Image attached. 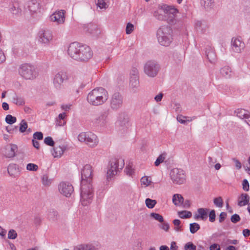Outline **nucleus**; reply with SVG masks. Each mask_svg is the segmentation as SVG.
<instances>
[{
    "instance_id": "obj_13",
    "label": "nucleus",
    "mask_w": 250,
    "mask_h": 250,
    "mask_svg": "<svg viewBox=\"0 0 250 250\" xmlns=\"http://www.w3.org/2000/svg\"><path fill=\"white\" fill-rule=\"evenodd\" d=\"M168 5L166 4L159 5L158 9L154 12L153 16L159 21H165Z\"/></svg>"
},
{
    "instance_id": "obj_55",
    "label": "nucleus",
    "mask_w": 250,
    "mask_h": 250,
    "mask_svg": "<svg viewBox=\"0 0 250 250\" xmlns=\"http://www.w3.org/2000/svg\"><path fill=\"white\" fill-rule=\"evenodd\" d=\"M208 216L209 221L212 223L214 222L216 218L215 211L214 209L211 210L209 212Z\"/></svg>"
},
{
    "instance_id": "obj_20",
    "label": "nucleus",
    "mask_w": 250,
    "mask_h": 250,
    "mask_svg": "<svg viewBox=\"0 0 250 250\" xmlns=\"http://www.w3.org/2000/svg\"><path fill=\"white\" fill-rule=\"evenodd\" d=\"M83 30L85 32H88L93 35H98L100 33V31L98 28V26L94 23H88L83 27Z\"/></svg>"
},
{
    "instance_id": "obj_63",
    "label": "nucleus",
    "mask_w": 250,
    "mask_h": 250,
    "mask_svg": "<svg viewBox=\"0 0 250 250\" xmlns=\"http://www.w3.org/2000/svg\"><path fill=\"white\" fill-rule=\"evenodd\" d=\"M125 170L126 174H127L129 176L131 175L133 172V169L130 166H127L126 167Z\"/></svg>"
},
{
    "instance_id": "obj_8",
    "label": "nucleus",
    "mask_w": 250,
    "mask_h": 250,
    "mask_svg": "<svg viewBox=\"0 0 250 250\" xmlns=\"http://www.w3.org/2000/svg\"><path fill=\"white\" fill-rule=\"evenodd\" d=\"M19 71L21 76L26 80L34 79L37 76L35 67L28 63L22 64Z\"/></svg>"
},
{
    "instance_id": "obj_16",
    "label": "nucleus",
    "mask_w": 250,
    "mask_h": 250,
    "mask_svg": "<svg viewBox=\"0 0 250 250\" xmlns=\"http://www.w3.org/2000/svg\"><path fill=\"white\" fill-rule=\"evenodd\" d=\"M67 79V76L64 72H59L56 73L53 78V84L57 89H61L63 81Z\"/></svg>"
},
{
    "instance_id": "obj_58",
    "label": "nucleus",
    "mask_w": 250,
    "mask_h": 250,
    "mask_svg": "<svg viewBox=\"0 0 250 250\" xmlns=\"http://www.w3.org/2000/svg\"><path fill=\"white\" fill-rule=\"evenodd\" d=\"M139 71L136 67H133L131 69L130 75V77H139Z\"/></svg>"
},
{
    "instance_id": "obj_10",
    "label": "nucleus",
    "mask_w": 250,
    "mask_h": 250,
    "mask_svg": "<svg viewBox=\"0 0 250 250\" xmlns=\"http://www.w3.org/2000/svg\"><path fill=\"white\" fill-rule=\"evenodd\" d=\"M123 101L122 95L118 92H115L110 99V107L114 111H117L122 107Z\"/></svg>"
},
{
    "instance_id": "obj_30",
    "label": "nucleus",
    "mask_w": 250,
    "mask_h": 250,
    "mask_svg": "<svg viewBox=\"0 0 250 250\" xmlns=\"http://www.w3.org/2000/svg\"><path fill=\"white\" fill-rule=\"evenodd\" d=\"M207 25L205 22L201 21H197L195 23V28L197 32L204 33L206 31Z\"/></svg>"
},
{
    "instance_id": "obj_1",
    "label": "nucleus",
    "mask_w": 250,
    "mask_h": 250,
    "mask_svg": "<svg viewBox=\"0 0 250 250\" xmlns=\"http://www.w3.org/2000/svg\"><path fill=\"white\" fill-rule=\"evenodd\" d=\"M92 172L91 166L88 164L85 165L81 170V201L84 206L92 202L94 196Z\"/></svg>"
},
{
    "instance_id": "obj_40",
    "label": "nucleus",
    "mask_w": 250,
    "mask_h": 250,
    "mask_svg": "<svg viewBox=\"0 0 250 250\" xmlns=\"http://www.w3.org/2000/svg\"><path fill=\"white\" fill-rule=\"evenodd\" d=\"M146 206L149 208H153L156 204L157 201L155 200H152L150 198H146L145 201Z\"/></svg>"
},
{
    "instance_id": "obj_27",
    "label": "nucleus",
    "mask_w": 250,
    "mask_h": 250,
    "mask_svg": "<svg viewBox=\"0 0 250 250\" xmlns=\"http://www.w3.org/2000/svg\"><path fill=\"white\" fill-rule=\"evenodd\" d=\"M129 86L133 92H137L140 86L139 77H130Z\"/></svg>"
},
{
    "instance_id": "obj_28",
    "label": "nucleus",
    "mask_w": 250,
    "mask_h": 250,
    "mask_svg": "<svg viewBox=\"0 0 250 250\" xmlns=\"http://www.w3.org/2000/svg\"><path fill=\"white\" fill-rule=\"evenodd\" d=\"M238 206L243 207L247 205L250 201V196L247 193H242L238 197Z\"/></svg>"
},
{
    "instance_id": "obj_2",
    "label": "nucleus",
    "mask_w": 250,
    "mask_h": 250,
    "mask_svg": "<svg viewBox=\"0 0 250 250\" xmlns=\"http://www.w3.org/2000/svg\"><path fill=\"white\" fill-rule=\"evenodd\" d=\"M70 57L76 61L86 62L90 59L93 55L90 48L85 45H81L77 42L71 43L67 50Z\"/></svg>"
},
{
    "instance_id": "obj_64",
    "label": "nucleus",
    "mask_w": 250,
    "mask_h": 250,
    "mask_svg": "<svg viewBox=\"0 0 250 250\" xmlns=\"http://www.w3.org/2000/svg\"><path fill=\"white\" fill-rule=\"evenodd\" d=\"M209 250H220V247L219 245L214 243L210 246Z\"/></svg>"
},
{
    "instance_id": "obj_3",
    "label": "nucleus",
    "mask_w": 250,
    "mask_h": 250,
    "mask_svg": "<svg viewBox=\"0 0 250 250\" xmlns=\"http://www.w3.org/2000/svg\"><path fill=\"white\" fill-rule=\"evenodd\" d=\"M107 91L104 88L99 87L94 88L87 95V101L93 106L102 105L108 99Z\"/></svg>"
},
{
    "instance_id": "obj_23",
    "label": "nucleus",
    "mask_w": 250,
    "mask_h": 250,
    "mask_svg": "<svg viewBox=\"0 0 250 250\" xmlns=\"http://www.w3.org/2000/svg\"><path fill=\"white\" fill-rule=\"evenodd\" d=\"M22 5L19 1H14L10 6L9 10L11 13L15 15H19L21 13V7Z\"/></svg>"
},
{
    "instance_id": "obj_6",
    "label": "nucleus",
    "mask_w": 250,
    "mask_h": 250,
    "mask_svg": "<svg viewBox=\"0 0 250 250\" xmlns=\"http://www.w3.org/2000/svg\"><path fill=\"white\" fill-rule=\"evenodd\" d=\"M160 70V65L155 61H147L144 66V72L150 78H154L158 74Z\"/></svg>"
},
{
    "instance_id": "obj_39",
    "label": "nucleus",
    "mask_w": 250,
    "mask_h": 250,
    "mask_svg": "<svg viewBox=\"0 0 250 250\" xmlns=\"http://www.w3.org/2000/svg\"><path fill=\"white\" fill-rule=\"evenodd\" d=\"M48 216L49 220L52 221H55L58 218V212L54 209H51L49 211Z\"/></svg>"
},
{
    "instance_id": "obj_42",
    "label": "nucleus",
    "mask_w": 250,
    "mask_h": 250,
    "mask_svg": "<svg viewBox=\"0 0 250 250\" xmlns=\"http://www.w3.org/2000/svg\"><path fill=\"white\" fill-rule=\"evenodd\" d=\"M28 125L24 120H22L20 124L19 131L21 133L24 132L27 129Z\"/></svg>"
},
{
    "instance_id": "obj_37",
    "label": "nucleus",
    "mask_w": 250,
    "mask_h": 250,
    "mask_svg": "<svg viewBox=\"0 0 250 250\" xmlns=\"http://www.w3.org/2000/svg\"><path fill=\"white\" fill-rule=\"evenodd\" d=\"M181 222L179 219H175L173 221V224L174 225V229L176 232H180L183 230L182 226L181 225Z\"/></svg>"
},
{
    "instance_id": "obj_51",
    "label": "nucleus",
    "mask_w": 250,
    "mask_h": 250,
    "mask_svg": "<svg viewBox=\"0 0 250 250\" xmlns=\"http://www.w3.org/2000/svg\"><path fill=\"white\" fill-rule=\"evenodd\" d=\"M95 2L97 5L101 9L106 8L107 4L104 1V0H95Z\"/></svg>"
},
{
    "instance_id": "obj_59",
    "label": "nucleus",
    "mask_w": 250,
    "mask_h": 250,
    "mask_svg": "<svg viewBox=\"0 0 250 250\" xmlns=\"http://www.w3.org/2000/svg\"><path fill=\"white\" fill-rule=\"evenodd\" d=\"M241 218L237 214H234L231 216L230 220L233 223H236L240 220Z\"/></svg>"
},
{
    "instance_id": "obj_14",
    "label": "nucleus",
    "mask_w": 250,
    "mask_h": 250,
    "mask_svg": "<svg viewBox=\"0 0 250 250\" xmlns=\"http://www.w3.org/2000/svg\"><path fill=\"white\" fill-rule=\"evenodd\" d=\"M60 192L66 197H70L74 191L73 187L66 182H62L59 186Z\"/></svg>"
},
{
    "instance_id": "obj_35",
    "label": "nucleus",
    "mask_w": 250,
    "mask_h": 250,
    "mask_svg": "<svg viewBox=\"0 0 250 250\" xmlns=\"http://www.w3.org/2000/svg\"><path fill=\"white\" fill-rule=\"evenodd\" d=\"M74 250H98V249L90 245H82L75 248Z\"/></svg>"
},
{
    "instance_id": "obj_56",
    "label": "nucleus",
    "mask_w": 250,
    "mask_h": 250,
    "mask_svg": "<svg viewBox=\"0 0 250 250\" xmlns=\"http://www.w3.org/2000/svg\"><path fill=\"white\" fill-rule=\"evenodd\" d=\"M33 137L34 139L41 140L43 139V133L42 132H36L33 134Z\"/></svg>"
},
{
    "instance_id": "obj_5",
    "label": "nucleus",
    "mask_w": 250,
    "mask_h": 250,
    "mask_svg": "<svg viewBox=\"0 0 250 250\" xmlns=\"http://www.w3.org/2000/svg\"><path fill=\"white\" fill-rule=\"evenodd\" d=\"M124 165V160L122 158H114L110 161L106 172V185H108L111 178L117 173L118 171L123 168Z\"/></svg>"
},
{
    "instance_id": "obj_12",
    "label": "nucleus",
    "mask_w": 250,
    "mask_h": 250,
    "mask_svg": "<svg viewBox=\"0 0 250 250\" xmlns=\"http://www.w3.org/2000/svg\"><path fill=\"white\" fill-rule=\"evenodd\" d=\"M116 125L123 129L127 128L130 126L129 118L127 113L121 112L119 113Z\"/></svg>"
},
{
    "instance_id": "obj_34",
    "label": "nucleus",
    "mask_w": 250,
    "mask_h": 250,
    "mask_svg": "<svg viewBox=\"0 0 250 250\" xmlns=\"http://www.w3.org/2000/svg\"><path fill=\"white\" fill-rule=\"evenodd\" d=\"M220 73L223 76L229 78L231 76V70L229 67L225 66L221 69Z\"/></svg>"
},
{
    "instance_id": "obj_21",
    "label": "nucleus",
    "mask_w": 250,
    "mask_h": 250,
    "mask_svg": "<svg viewBox=\"0 0 250 250\" xmlns=\"http://www.w3.org/2000/svg\"><path fill=\"white\" fill-rule=\"evenodd\" d=\"M8 174L12 177H17L20 175V170L18 166L15 164H9L7 167Z\"/></svg>"
},
{
    "instance_id": "obj_50",
    "label": "nucleus",
    "mask_w": 250,
    "mask_h": 250,
    "mask_svg": "<svg viewBox=\"0 0 250 250\" xmlns=\"http://www.w3.org/2000/svg\"><path fill=\"white\" fill-rule=\"evenodd\" d=\"M18 127V126H7L6 127V130L8 133L12 134L17 132Z\"/></svg>"
},
{
    "instance_id": "obj_62",
    "label": "nucleus",
    "mask_w": 250,
    "mask_h": 250,
    "mask_svg": "<svg viewBox=\"0 0 250 250\" xmlns=\"http://www.w3.org/2000/svg\"><path fill=\"white\" fill-rule=\"evenodd\" d=\"M227 214L226 212H222L220 214L219 217V222L220 223H222L225 220L226 218L227 217Z\"/></svg>"
},
{
    "instance_id": "obj_54",
    "label": "nucleus",
    "mask_w": 250,
    "mask_h": 250,
    "mask_svg": "<svg viewBox=\"0 0 250 250\" xmlns=\"http://www.w3.org/2000/svg\"><path fill=\"white\" fill-rule=\"evenodd\" d=\"M17 236L16 231L14 229H10L8 233V238L10 239H14Z\"/></svg>"
},
{
    "instance_id": "obj_61",
    "label": "nucleus",
    "mask_w": 250,
    "mask_h": 250,
    "mask_svg": "<svg viewBox=\"0 0 250 250\" xmlns=\"http://www.w3.org/2000/svg\"><path fill=\"white\" fill-rule=\"evenodd\" d=\"M232 160L235 163V166L237 169H240L242 167V164L241 162L237 159L233 158Z\"/></svg>"
},
{
    "instance_id": "obj_9",
    "label": "nucleus",
    "mask_w": 250,
    "mask_h": 250,
    "mask_svg": "<svg viewBox=\"0 0 250 250\" xmlns=\"http://www.w3.org/2000/svg\"><path fill=\"white\" fill-rule=\"evenodd\" d=\"M170 177L173 183L177 185L184 183L186 180L185 171L178 168H174L171 170Z\"/></svg>"
},
{
    "instance_id": "obj_15",
    "label": "nucleus",
    "mask_w": 250,
    "mask_h": 250,
    "mask_svg": "<svg viewBox=\"0 0 250 250\" xmlns=\"http://www.w3.org/2000/svg\"><path fill=\"white\" fill-rule=\"evenodd\" d=\"M18 147L16 145L9 144L6 145L1 149V153L6 158H13L16 155Z\"/></svg>"
},
{
    "instance_id": "obj_25",
    "label": "nucleus",
    "mask_w": 250,
    "mask_h": 250,
    "mask_svg": "<svg viewBox=\"0 0 250 250\" xmlns=\"http://www.w3.org/2000/svg\"><path fill=\"white\" fill-rule=\"evenodd\" d=\"M108 115V111L102 112L99 117L95 121V124L100 126L104 125L107 123V118Z\"/></svg>"
},
{
    "instance_id": "obj_11",
    "label": "nucleus",
    "mask_w": 250,
    "mask_h": 250,
    "mask_svg": "<svg viewBox=\"0 0 250 250\" xmlns=\"http://www.w3.org/2000/svg\"><path fill=\"white\" fill-rule=\"evenodd\" d=\"M38 41L42 44H48L52 40V31L48 29H42L38 34Z\"/></svg>"
},
{
    "instance_id": "obj_44",
    "label": "nucleus",
    "mask_w": 250,
    "mask_h": 250,
    "mask_svg": "<svg viewBox=\"0 0 250 250\" xmlns=\"http://www.w3.org/2000/svg\"><path fill=\"white\" fill-rule=\"evenodd\" d=\"M213 203L218 208H222L223 206V200L221 197H218L213 199Z\"/></svg>"
},
{
    "instance_id": "obj_38",
    "label": "nucleus",
    "mask_w": 250,
    "mask_h": 250,
    "mask_svg": "<svg viewBox=\"0 0 250 250\" xmlns=\"http://www.w3.org/2000/svg\"><path fill=\"white\" fill-rule=\"evenodd\" d=\"M178 214L181 218H189L192 216L191 212L187 210L180 211Z\"/></svg>"
},
{
    "instance_id": "obj_36",
    "label": "nucleus",
    "mask_w": 250,
    "mask_h": 250,
    "mask_svg": "<svg viewBox=\"0 0 250 250\" xmlns=\"http://www.w3.org/2000/svg\"><path fill=\"white\" fill-rule=\"evenodd\" d=\"M200 229V226L197 223H192L189 224V230L191 233H195Z\"/></svg>"
},
{
    "instance_id": "obj_52",
    "label": "nucleus",
    "mask_w": 250,
    "mask_h": 250,
    "mask_svg": "<svg viewBox=\"0 0 250 250\" xmlns=\"http://www.w3.org/2000/svg\"><path fill=\"white\" fill-rule=\"evenodd\" d=\"M247 112L248 111L244 109L238 110V111L236 112L237 116L241 119H244Z\"/></svg>"
},
{
    "instance_id": "obj_33",
    "label": "nucleus",
    "mask_w": 250,
    "mask_h": 250,
    "mask_svg": "<svg viewBox=\"0 0 250 250\" xmlns=\"http://www.w3.org/2000/svg\"><path fill=\"white\" fill-rule=\"evenodd\" d=\"M201 4L205 9H210L214 6V0H201Z\"/></svg>"
},
{
    "instance_id": "obj_48",
    "label": "nucleus",
    "mask_w": 250,
    "mask_h": 250,
    "mask_svg": "<svg viewBox=\"0 0 250 250\" xmlns=\"http://www.w3.org/2000/svg\"><path fill=\"white\" fill-rule=\"evenodd\" d=\"M134 25L130 22L127 23L126 29H125V32L126 34H131L133 31L134 30Z\"/></svg>"
},
{
    "instance_id": "obj_29",
    "label": "nucleus",
    "mask_w": 250,
    "mask_h": 250,
    "mask_svg": "<svg viewBox=\"0 0 250 250\" xmlns=\"http://www.w3.org/2000/svg\"><path fill=\"white\" fill-rule=\"evenodd\" d=\"M27 5L28 9L31 12H36L39 8V3L36 0L28 1Z\"/></svg>"
},
{
    "instance_id": "obj_26",
    "label": "nucleus",
    "mask_w": 250,
    "mask_h": 250,
    "mask_svg": "<svg viewBox=\"0 0 250 250\" xmlns=\"http://www.w3.org/2000/svg\"><path fill=\"white\" fill-rule=\"evenodd\" d=\"M205 53L208 61L211 63H214L216 60V55L214 50L210 47H208L206 48Z\"/></svg>"
},
{
    "instance_id": "obj_47",
    "label": "nucleus",
    "mask_w": 250,
    "mask_h": 250,
    "mask_svg": "<svg viewBox=\"0 0 250 250\" xmlns=\"http://www.w3.org/2000/svg\"><path fill=\"white\" fill-rule=\"evenodd\" d=\"M185 250H196V247L192 242L186 243L184 246Z\"/></svg>"
},
{
    "instance_id": "obj_57",
    "label": "nucleus",
    "mask_w": 250,
    "mask_h": 250,
    "mask_svg": "<svg viewBox=\"0 0 250 250\" xmlns=\"http://www.w3.org/2000/svg\"><path fill=\"white\" fill-rule=\"evenodd\" d=\"M243 189L244 190L248 191L250 189V186L248 181L247 179H244L242 182Z\"/></svg>"
},
{
    "instance_id": "obj_32",
    "label": "nucleus",
    "mask_w": 250,
    "mask_h": 250,
    "mask_svg": "<svg viewBox=\"0 0 250 250\" xmlns=\"http://www.w3.org/2000/svg\"><path fill=\"white\" fill-rule=\"evenodd\" d=\"M12 102L17 105H23L25 104L24 99L21 97L18 96L17 95H15L12 97Z\"/></svg>"
},
{
    "instance_id": "obj_18",
    "label": "nucleus",
    "mask_w": 250,
    "mask_h": 250,
    "mask_svg": "<svg viewBox=\"0 0 250 250\" xmlns=\"http://www.w3.org/2000/svg\"><path fill=\"white\" fill-rule=\"evenodd\" d=\"M167 11V16H166L165 21H167L169 24H174L176 21V14L178 13V10L176 8L168 6Z\"/></svg>"
},
{
    "instance_id": "obj_41",
    "label": "nucleus",
    "mask_w": 250,
    "mask_h": 250,
    "mask_svg": "<svg viewBox=\"0 0 250 250\" xmlns=\"http://www.w3.org/2000/svg\"><path fill=\"white\" fill-rule=\"evenodd\" d=\"M150 216L160 223L164 222L163 217L159 213L152 212L150 213Z\"/></svg>"
},
{
    "instance_id": "obj_53",
    "label": "nucleus",
    "mask_w": 250,
    "mask_h": 250,
    "mask_svg": "<svg viewBox=\"0 0 250 250\" xmlns=\"http://www.w3.org/2000/svg\"><path fill=\"white\" fill-rule=\"evenodd\" d=\"M141 183L142 185L148 186L150 185L151 183L150 180H149L147 176H144L141 179Z\"/></svg>"
},
{
    "instance_id": "obj_19",
    "label": "nucleus",
    "mask_w": 250,
    "mask_h": 250,
    "mask_svg": "<svg viewBox=\"0 0 250 250\" xmlns=\"http://www.w3.org/2000/svg\"><path fill=\"white\" fill-rule=\"evenodd\" d=\"M231 44L232 49L236 53H240L245 47L244 43L238 38H233Z\"/></svg>"
},
{
    "instance_id": "obj_17",
    "label": "nucleus",
    "mask_w": 250,
    "mask_h": 250,
    "mask_svg": "<svg viewBox=\"0 0 250 250\" xmlns=\"http://www.w3.org/2000/svg\"><path fill=\"white\" fill-rule=\"evenodd\" d=\"M65 11L63 10H59L54 12L50 16L51 21L57 22L58 24H62L65 21L64 14Z\"/></svg>"
},
{
    "instance_id": "obj_45",
    "label": "nucleus",
    "mask_w": 250,
    "mask_h": 250,
    "mask_svg": "<svg viewBox=\"0 0 250 250\" xmlns=\"http://www.w3.org/2000/svg\"><path fill=\"white\" fill-rule=\"evenodd\" d=\"M166 155L162 154L159 156L154 163L155 166H158L161 163L163 162L165 159Z\"/></svg>"
},
{
    "instance_id": "obj_4",
    "label": "nucleus",
    "mask_w": 250,
    "mask_h": 250,
    "mask_svg": "<svg viewBox=\"0 0 250 250\" xmlns=\"http://www.w3.org/2000/svg\"><path fill=\"white\" fill-rule=\"evenodd\" d=\"M157 38L159 43L163 46H167L173 40V30L167 25L160 27L157 32Z\"/></svg>"
},
{
    "instance_id": "obj_60",
    "label": "nucleus",
    "mask_w": 250,
    "mask_h": 250,
    "mask_svg": "<svg viewBox=\"0 0 250 250\" xmlns=\"http://www.w3.org/2000/svg\"><path fill=\"white\" fill-rule=\"evenodd\" d=\"M42 182L44 185H48L50 183V180H48L47 175H43L42 177Z\"/></svg>"
},
{
    "instance_id": "obj_7",
    "label": "nucleus",
    "mask_w": 250,
    "mask_h": 250,
    "mask_svg": "<svg viewBox=\"0 0 250 250\" xmlns=\"http://www.w3.org/2000/svg\"><path fill=\"white\" fill-rule=\"evenodd\" d=\"M78 139L92 147L96 146L99 142L97 136L91 132L81 133L78 136Z\"/></svg>"
},
{
    "instance_id": "obj_43",
    "label": "nucleus",
    "mask_w": 250,
    "mask_h": 250,
    "mask_svg": "<svg viewBox=\"0 0 250 250\" xmlns=\"http://www.w3.org/2000/svg\"><path fill=\"white\" fill-rule=\"evenodd\" d=\"M16 118L10 114L6 115L5 117V122H6V123L9 125L13 124L14 123L16 122Z\"/></svg>"
},
{
    "instance_id": "obj_31",
    "label": "nucleus",
    "mask_w": 250,
    "mask_h": 250,
    "mask_svg": "<svg viewBox=\"0 0 250 250\" xmlns=\"http://www.w3.org/2000/svg\"><path fill=\"white\" fill-rule=\"evenodd\" d=\"M184 201V199L181 194H175L172 197V202L175 206L182 205Z\"/></svg>"
},
{
    "instance_id": "obj_22",
    "label": "nucleus",
    "mask_w": 250,
    "mask_h": 250,
    "mask_svg": "<svg viewBox=\"0 0 250 250\" xmlns=\"http://www.w3.org/2000/svg\"><path fill=\"white\" fill-rule=\"evenodd\" d=\"M209 209L207 208H199L197 209L198 214L194 215L196 220L206 221L208 218V212Z\"/></svg>"
},
{
    "instance_id": "obj_46",
    "label": "nucleus",
    "mask_w": 250,
    "mask_h": 250,
    "mask_svg": "<svg viewBox=\"0 0 250 250\" xmlns=\"http://www.w3.org/2000/svg\"><path fill=\"white\" fill-rule=\"evenodd\" d=\"M44 143L47 146H53L55 144V142L53 141L52 137L48 136L44 138Z\"/></svg>"
},
{
    "instance_id": "obj_24",
    "label": "nucleus",
    "mask_w": 250,
    "mask_h": 250,
    "mask_svg": "<svg viewBox=\"0 0 250 250\" xmlns=\"http://www.w3.org/2000/svg\"><path fill=\"white\" fill-rule=\"evenodd\" d=\"M66 149V146L64 145L56 146L53 148L52 155L55 158H60L63 154Z\"/></svg>"
},
{
    "instance_id": "obj_49",
    "label": "nucleus",
    "mask_w": 250,
    "mask_h": 250,
    "mask_svg": "<svg viewBox=\"0 0 250 250\" xmlns=\"http://www.w3.org/2000/svg\"><path fill=\"white\" fill-rule=\"evenodd\" d=\"M26 169L28 170L36 171L38 169V166L33 163H29L27 165Z\"/></svg>"
}]
</instances>
